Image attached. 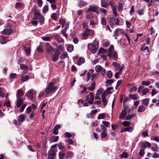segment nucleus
<instances>
[{
  "instance_id": "24",
  "label": "nucleus",
  "mask_w": 159,
  "mask_h": 159,
  "mask_svg": "<svg viewBox=\"0 0 159 159\" xmlns=\"http://www.w3.org/2000/svg\"><path fill=\"white\" fill-rule=\"evenodd\" d=\"M146 109L145 107L143 105H140L139 106L138 109V112H142L144 111Z\"/></svg>"
},
{
  "instance_id": "10",
  "label": "nucleus",
  "mask_w": 159,
  "mask_h": 159,
  "mask_svg": "<svg viewBox=\"0 0 159 159\" xmlns=\"http://www.w3.org/2000/svg\"><path fill=\"white\" fill-rule=\"evenodd\" d=\"M59 22L60 24L61 25L62 28H63L65 26V24H66V26L65 27V29H64L65 30H66L68 28L69 24L67 23H66L65 20L63 19H60L59 20Z\"/></svg>"
},
{
  "instance_id": "29",
  "label": "nucleus",
  "mask_w": 159,
  "mask_h": 159,
  "mask_svg": "<svg viewBox=\"0 0 159 159\" xmlns=\"http://www.w3.org/2000/svg\"><path fill=\"white\" fill-rule=\"evenodd\" d=\"M95 82H93L91 84V85L90 86H89L88 89V90L90 91H92L95 88Z\"/></svg>"
},
{
  "instance_id": "49",
  "label": "nucleus",
  "mask_w": 159,
  "mask_h": 159,
  "mask_svg": "<svg viewBox=\"0 0 159 159\" xmlns=\"http://www.w3.org/2000/svg\"><path fill=\"white\" fill-rule=\"evenodd\" d=\"M129 96L132 99H137L139 98L137 94L130 95Z\"/></svg>"
},
{
  "instance_id": "61",
  "label": "nucleus",
  "mask_w": 159,
  "mask_h": 159,
  "mask_svg": "<svg viewBox=\"0 0 159 159\" xmlns=\"http://www.w3.org/2000/svg\"><path fill=\"white\" fill-rule=\"evenodd\" d=\"M144 153L145 152L144 151V149L143 148L140 150L139 153V155L140 156H144Z\"/></svg>"
},
{
  "instance_id": "31",
  "label": "nucleus",
  "mask_w": 159,
  "mask_h": 159,
  "mask_svg": "<svg viewBox=\"0 0 159 159\" xmlns=\"http://www.w3.org/2000/svg\"><path fill=\"white\" fill-rule=\"evenodd\" d=\"M120 156L121 158H126L128 157L129 154L127 152H124L121 154H120Z\"/></svg>"
},
{
  "instance_id": "52",
  "label": "nucleus",
  "mask_w": 159,
  "mask_h": 159,
  "mask_svg": "<svg viewBox=\"0 0 159 159\" xmlns=\"http://www.w3.org/2000/svg\"><path fill=\"white\" fill-rule=\"evenodd\" d=\"M48 10V7L47 5H46L44 7L43 9V13H46Z\"/></svg>"
},
{
  "instance_id": "26",
  "label": "nucleus",
  "mask_w": 159,
  "mask_h": 159,
  "mask_svg": "<svg viewBox=\"0 0 159 159\" xmlns=\"http://www.w3.org/2000/svg\"><path fill=\"white\" fill-rule=\"evenodd\" d=\"M84 60L82 57H80L78 59L77 64L80 66L84 62Z\"/></svg>"
},
{
  "instance_id": "23",
  "label": "nucleus",
  "mask_w": 159,
  "mask_h": 159,
  "mask_svg": "<svg viewBox=\"0 0 159 159\" xmlns=\"http://www.w3.org/2000/svg\"><path fill=\"white\" fill-rule=\"evenodd\" d=\"M59 53L56 52L55 53L52 57V61H56L58 59Z\"/></svg>"
},
{
  "instance_id": "35",
  "label": "nucleus",
  "mask_w": 159,
  "mask_h": 159,
  "mask_svg": "<svg viewBox=\"0 0 159 159\" xmlns=\"http://www.w3.org/2000/svg\"><path fill=\"white\" fill-rule=\"evenodd\" d=\"M51 4V7L52 9L53 10H55L57 8V5L56 4V2H52L51 1V3H50Z\"/></svg>"
},
{
  "instance_id": "19",
  "label": "nucleus",
  "mask_w": 159,
  "mask_h": 159,
  "mask_svg": "<svg viewBox=\"0 0 159 159\" xmlns=\"http://www.w3.org/2000/svg\"><path fill=\"white\" fill-rule=\"evenodd\" d=\"M33 90L32 89L28 91L27 93L26 94L27 97L30 100H32L33 98Z\"/></svg>"
},
{
  "instance_id": "64",
  "label": "nucleus",
  "mask_w": 159,
  "mask_h": 159,
  "mask_svg": "<svg viewBox=\"0 0 159 159\" xmlns=\"http://www.w3.org/2000/svg\"><path fill=\"white\" fill-rule=\"evenodd\" d=\"M153 139L155 141L157 142H159V137L157 136H154L153 137Z\"/></svg>"
},
{
  "instance_id": "2",
  "label": "nucleus",
  "mask_w": 159,
  "mask_h": 159,
  "mask_svg": "<svg viewBox=\"0 0 159 159\" xmlns=\"http://www.w3.org/2000/svg\"><path fill=\"white\" fill-rule=\"evenodd\" d=\"M98 46V42L95 41L92 44L89 43L88 44V48L93 54H94L96 52Z\"/></svg>"
},
{
  "instance_id": "30",
  "label": "nucleus",
  "mask_w": 159,
  "mask_h": 159,
  "mask_svg": "<svg viewBox=\"0 0 159 159\" xmlns=\"http://www.w3.org/2000/svg\"><path fill=\"white\" fill-rule=\"evenodd\" d=\"M107 52V50L102 48H100L98 51V54L99 55H101V54H103L104 53H106Z\"/></svg>"
},
{
  "instance_id": "15",
  "label": "nucleus",
  "mask_w": 159,
  "mask_h": 159,
  "mask_svg": "<svg viewBox=\"0 0 159 159\" xmlns=\"http://www.w3.org/2000/svg\"><path fill=\"white\" fill-rule=\"evenodd\" d=\"M23 100L21 98H17L16 100V105L18 108L22 105L23 103Z\"/></svg>"
},
{
  "instance_id": "39",
  "label": "nucleus",
  "mask_w": 159,
  "mask_h": 159,
  "mask_svg": "<svg viewBox=\"0 0 159 159\" xmlns=\"http://www.w3.org/2000/svg\"><path fill=\"white\" fill-rule=\"evenodd\" d=\"M114 52L113 46L111 45L108 50V55Z\"/></svg>"
},
{
  "instance_id": "44",
  "label": "nucleus",
  "mask_w": 159,
  "mask_h": 159,
  "mask_svg": "<svg viewBox=\"0 0 159 159\" xmlns=\"http://www.w3.org/2000/svg\"><path fill=\"white\" fill-rule=\"evenodd\" d=\"M102 68L99 65L97 66L95 68V71L97 72H100L102 70Z\"/></svg>"
},
{
  "instance_id": "21",
  "label": "nucleus",
  "mask_w": 159,
  "mask_h": 159,
  "mask_svg": "<svg viewBox=\"0 0 159 159\" xmlns=\"http://www.w3.org/2000/svg\"><path fill=\"white\" fill-rule=\"evenodd\" d=\"M24 95V93L22 90L21 89H19L17 91L16 98H21V97L23 96Z\"/></svg>"
},
{
  "instance_id": "8",
  "label": "nucleus",
  "mask_w": 159,
  "mask_h": 159,
  "mask_svg": "<svg viewBox=\"0 0 159 159\" xmlns=\"http://www.w3.org/2000/svg\"><path fill=\"white\" fill-rule=\"evenodd\" d=\"M140 144L141 145V148L143 149H145L148 148H150L151 147V143L147 141L141 142Z\"/></svg>"
},
{
  "instance_id": "51",
  "label": "nucleus",
  "mask_w": 159,
  "mask_h": 159,
  "mask_svg": "<svg viewBox=\"0 0 159 159\" xmlns=\"http://www.w3.org/2000/svg\"><path fill=\"white\" fill-rule=\"evenodd\" d=\"M20 68L22 70H27L28 69V67L26 65L24 64H21L20 65Z\"/></svg>"
},
{
  "instance_id": "62",
  "label": "nucleus",
  "mask_w": 159,
  "mask_h": 159,
  "mask_svg": "<svg viewBox=\"0 0 159 159\" xmlns=\"http://www.w3.org/2000/svg\"><path fill=\"white\" fill-rule=\"evenodd\" d=\"M102 123L106 127H107L109 126V123L108 121H103L102 122Z\"/></svg>"
},
{
  "instance_id": "32",
  "label": "nucleus",
  "mask_w": 159,
  "mask_h": 159,
  "mask_svg": "<svg viewBox=\"0 0 159 159\" xmlns=\"http://www.w3.org/2000/svg\"><path fill=\"white\" fill-rule=\"evenodd\" d=\"M101 5L102 7L106 8L108 6V4L105 0H101Z\"/></svg>"
},
{
  "instance_id": "50",
  "label": "nucleus",
  "mask_w": 159,
  "mask_h": 159,
  "mask_svg": "<svg viewBox=\"0 0 159 159\" xmlns=\"http://www.w3.org/2000/svg\"><path fill=\"white\" fill-rule=\"evenodd\" d=\"M17 75L15 73H12L10 74L9 78L10 79H15L17 77Z\"/></svg>"
},
{
  "instance_id": "34",
  "label": "nucleus",
  "mask_w": 159,
  "mask_h": 159,
  "mask_svg": "<svg viewBox=\"0 0 159 159\" xmlns=\"http://www.w3.org/2000/svg\"><path fill=\"white\" fill-rule=\"evenodd\" d=\"M65 155L64 152H60L58 154L59 159H64Z\"/></svg>"
},
{
  "instance_id": "7",
  "label": "nucleus",
  "mask_w": 159,
  "mask_h": 159,
  "mask_svg": "<svg viewBox=\"0 0 159 159\" xmlns=\"http://www.w3.org/2000/svg\"><path fill=\"white\" fill-rule=\"evenodd\" d=\"M120 20L118 18H111L109 20V23L116 25H119Z\"/></svg>"
},
{
  "instance_id": "6",
  "label": "nucleus",
  "mask_w": 159,
  "mask_h": 159,
  "mask_svg": "<svg viewBox=\"0 0 159 159\" xmlns=\"http://www.w3.org/2000/svg\"><path fill=\"white\" fill-rule=\"evenodd\" d=\"M142 89V91L141 93L142 95H145L147 93L149 92V89L148 88H146L143 89V87L142 86H141L138 88V92L140 93Z\"/></svg>"
},
{
  "instance_id": "12",
  "label": "nucleus",
  "mask_w": 159,
  "mask_h": 159,
  "mask_svg": "<svg viewBox=\"0 0 159 159\" xmlns=\"http://www.w3.org/2000/svg\"><path fill=\"white\" fill-rule=\"evenodd\" d=\"M133 128L131 127H129L128 128H122L121 129L120 132L122 133L127 131L131 132L133 130Z\"/></svg>"
},
{
  "instance_id": "16",
  "label": "nucleus",
  "mask_w": 159,
  "mask_h": 159,
  "mask_svg": "<svg viewBox=\"0 0 159 159\" xmlns=\"http://www.w3.org/2000/svg\"><path fill=\"white\" fill-rule=\"evenodd\" d=\"M87 81H88L90 79H91V80H93L95 77L96 76V75L94 74H93L92 75L89 72H88L87 73Z\"/></svg>"
},
{
  "instance_id": "36",
  "label": "nucleus",
  "mask_w": 159,
  "mask_h": 159,
  "mask_svg": "<svg viewBox=\"0 0 159 159\" xmlns=\"http://www.w3.org/2000/svg\"><path fill=\"white\" fill-rule=\"evenodd\" d=\"M36 50L37 52L41 53L43 52V49L41 46L39 45L37 47Z\"/></svg>"
},
{
  "instance_id": "42",
  "label": "nucleus",
  "mask_w": 159,
  "mask_h": 159,
  "mask_svg": "<svg viewBox=\"0 0 159 159\" xmlns=\"http://www.w3.org/2000/svg\"><path fill=\"white\" fill-rule=\"evenodd\" d=\"M87 5V3L83 1L80 0L79 1V5L81 7Z\"/></svg>"
},
{
  "instance_id": "53",
  "label": "nucleus",
  "mask_w": 159,
  "mask_h": 159,
  "mask_svg": "<svg viewBox=\"0 0 159 159\" xmlns=\"http://www.w3.org/2000/svg\"><path fill=\"white\" fill-rule=\"evenodd\" d=\"M78 102L79 104H80V103L83 104V105L84 107H87L89 106V104L88 103L86 102L84 103V101L81 99L79 100L78 101Z\"/></svg>"
},
{
  "instance_id": "14",
  "label": "nucleus",
  "mask_w": 159,
  "mask_h": 159,
  "mask_svg": "<svg viewBox=\"0 0 159 159\" xmlns=\"http://www.w3.org/2000/svg\"><path fill=\"white\" fill-rule=\"evenodd\" d=\"M37 14V16H38L37 18L39 19V22L40 23V24L42 25L43 24L44 22V17L41 15L39 13H36Z\"/></svg>"
},
{
  "instance_id": "58",
  "label": "nucleus",
  "mask_w": 159,
  "mask_h": 159,
  "mask_svg": "<svg viewBox=\"0 0 159 159\" xmlns=\"http://www.w3.org/2000/svg\"><path fill=\"white\" fill-rule=\"evenodd\" d=\"M4 90L3 89L1 88H0V96L2 98H4Z\"/></svg>"
},
{
  "instance_id": "56",
  "label": "nucleus",
  "mask_w": 159,
  "mask_h": 159,
  "mask_svg": "<svg viewBox=\"0 0 159 159\" xmlns=\"http://www.w3.org/2000/svg\"><path fill=\"white\" fill-rule=\"evenodd\" d=\"M105 114L103 113L101 114H100L98 117V119H105Z\"/></svg>"
},
{
  "instance_id": "63",
  "label": "nucleus",
  "mask_w": 159,
  "mask_h": 159,
  "mask_svg": "<svg viewBox=\"0 0 159 159\" xmlns=\"http://www.w3.org/2000/svg\"><path fill=\"white\" fill-rule=\"evenodd\" d=\"M150 82L149 81H143L142 83V84L143 85L148 86L150 85Z\"/></svg>"
},
{
  "instance_id": "60",
  "label": "nucleus",
  "mask_w": 159,
  "mask_h": 159,
  "mask_svg": "<svg viewBox=\"0 0 159 159\" xmlns=\"http://www.w3.org/2000/svg\"><path fill=\"white\" fill-rule=\"evenodd\" d=\"M107 77L109 78H111L112 76V73L111 71L110 70H109L108 71L107 73Z\"/></svg>"
},
{
  "instance_id": "9",
  "label": "nucleus",
  "mask_w": 159,
  "mask_h": 159,
  "mask_svg": "<svg viewBox=\"0 0 159 159\" xmlns=\"http://www.w3.org/2000/svg\"><path fill=\"white\" fill-rule=\"evenodd\" d=\"M110 59H113L116 61L118 59V55L116 52H112L111 54L108 55Z\"/></svg>"
},
{
  "instance_id": "40",
  "label": "nucleus",
  "mask_w": 159,
  "mask_h": 159,
  "mask_svg": "<svg viewBox=\"0 0 159 159\" xmlns=\"http://www.w3.org/2000/svg\"><path fill=\"white\" fill-rule=\"evenodd\" d=\"M57 12L56 13H54L51 16L52 18L54 20H56L57 19Z\"/></svg>"
},
{
  "instance_id": "48",
  "label": "nucleus",
  "mask_w": 159,
  "mask_h": 159,
  "mask_svg": "<svg viewBox=\"0 0 159 159\" xmlns=\"http://www.w3.org/2000/svg\"><path fill=\"white\" fill-rule=\"evenodd\" d=\"M67 55V53L66 52H62L61 57L62 59H63L66 57Z\"/></svg>"
},
{
  "instance_id": "46",
  "label": "nucleus",
  "mask_w": 159,
  "mask_h": 159,
  "mask_svg": "<svg viewBox=\"0 0 159 159\" xmlns=\"http://www.w3.org/2000/svg\"><path fill=\"white\" fill-rule=\"evenodd\" d=\"M26 55L27 56H29L30 55L31 52V49L30 48H28L25 50Z\"/></svg>"
},
{
  "instance_id": "55",
  "label": "nucleus",
  "mask_w": 159,
  "mask_h": 159,
  "mask_svg": "<svg viewBox=\"0 0 159 159\" xmlns=\"http://www.w3.org/2000/svg\"><path fill=\"white\" fill-rule=\"evenodd\" d=\"M123 5L122 3H119L118 4V10L119 11H121L123 10Z\"/></svg>"
},
{
  "instance_id": "1",
  "label": "nucleus",
  "mask_w": 159,
  "mask_h": 159,
  "mask_svg": "<svg viewBox=\"0 0 159 159\" xmlns=\"http://www.w3.org/2000/svg\"><path fill=\"white\" fill-rule=\"evenodd\" d=\"M58 88V87L54 83L51 82L48 85L44 91L46 94H48L54 93Z\"/></svg>"
},
{
  "instance_id": "59",
  "label": "nucleus",
  "mask_w": 159,
  "mask_h": 159,
  "mask_svg": "<svg viewBox=\"0 0 159 159\" xmlns=\"http://www.w3.org/2000/svg\"><path fill=\"white\" fill-rule=\"evenodd\" d=\"M137 90V87L136 86H133L130 88L129 90V92L131 93L136 91Z\"/></svg>"
},
{
  "instance_id": "11",
  "label": "nucleus",
  "mask_w": 159,
  "mask_h": 159,
  "mask_svg": "<svg viewBox=\"0 0 159 159\" xmlns=\"http://www.w3.org/2000/svg\"><path fill=\"white\" fill-rule=\"evenodd\" d=\"M127 110H128V109L127 107H126L122 110V112L120 114V116H119L120 119H123L124 118L127 114L126 111Z\"/></svg>"
},
{
  "instance_id": "25",
  "label": "nucleus",
  "mask_w": 159,
  "mask_h": 159,
  "mask_svg": "<svg viewBox=\"0 0 159 159\" xmlns=\"http://www.w3.org/2000/svg\"><path fill=\"white\" fill-rule=\"evenodd\" d=\"M73 155L74 153L72 152H68L67 153V155L66 156V159L71 158L73 157Z\"/></svg>"
},
{
  "instance_id": "5",
  "label": "nucleus",
  "mask_w": 159,
  "mask_h": 159,
  "mask_svg": "<svg viewBox=\"0 0 159 159\" xmlns=\"http://www.w3.org/2000/svg\"><path fill=\"white\" fill-rule=\"evenodd\" d=\"M98 7L97 6H90L87 10V12L93 11L96 12L97 14H99V12L98 11Z\"/></svg>"
},
{
  "instance_id": "37",
  "label": "nucleus",
  "mask_w": 159,
  "mask_h": 159,
  "mask_svg": "<svg viewBox=\"0 0 159 159\" xmlns=\"http://www.w3.org/2000/svg\"><path fill=\"white\" fill-rule=\"evenodd\" d=\"M121 124L124 126L128 127L130 125L131 123L129 121H125L122 122Z\"/></svg>"
},
{
  "instance_id": "18",
  "label": "nucleus",
  "mask_w": 159,
  "mask_h": 159,
  "mask_svg": "<svg viewBox=\"0 0 159 159\" xmlns=\"http://www.w3.org/2000/svg\"><path fill=\"white\" fill-rule=\"evenodd\" d=\"M12 32V30L11 29H5L2 31V33L5 35H10Z\"/></svg>"
},
{
  "instance_id": "33",
  "label": "nucleus",
  "mask_w": 159,
  "mask_h": 159,
  "mask_svg": "<svg viewBox=\"0 0 159 159\" xmlns=\"http://www.w3.org/2000/svg\"><path fill=\"white\" fill-rule=\"evenodd\" d=\"M104 94H102V101L104 106H106L107 104V101L105 98Z\"/></svg>"
},
{
  "instance_id": "54",
  "label": "nucleus",
  "mask_w": 159,
  "mask_h": 159,
  "mask_svg": "<svg viewBox=\"0 0 159 159\" xmlns=\"http://www.w3.org/2000/svg\"><path fill=\"white\" fill-rule=\"evenodd\" d=\"M101 24L102 25H106V20L104 17H102L101 18Z\"/></svg>"
},
{
  "instance_id": "41",
  "label": "nucleus",
  "mask_w": 159,
  "mask_h": 159,
  "mask_svg": "<svg viewBox=\"0 0 159 159\" xmlns=\"http://www.w3.org/2000/svg\"><path fill=\"white\" fill-rule=\"evenodd\" d=\"M74 49V46L72 45H69L67 47V51L69 52H72Z\"/></svg>"
},
{
  "instance_id": "17",
  "label": "nucleus",
  "mask_w": 159,
  "mask_h": 159,
  "mask_svg": "<svg viewBox=\"0 0 159 159\" xmlns=\"http://www.w3.org/2000/svg\"><path fill=\"white\" fill-rule=\"evenodd\" d=\"M111 7L112 9L113 13L115 17H116L118 16V14L116 12V9L115 7L112 4L110 3Z\"/></svg>"
},
{
  "instance_id": "20",
  "label": "nucleus",
  "mask_w": 159,
  "mask_h": 159,
  "mask_svg": "<svg viewBox=\"0 0 159 159\" xmlns=\"http://www.w3.org/2000/svg\"><path fill=\"white\" fill-rule=\"evenodd\" d=\"M112 65L114 67L115 71H117L120 69V66L119 64L116 62H113L112 63Z\"/></svg>"
},
{
  "instance_id": "47",
  "label": "nucleus",
  "mask_w": 159,
  "mask_h": 159,
  "mask_svg": "<svg viewBox=\"0 0 159 159\" xmlns=\"http://www.w3.org/2000/svg\"><path fill=\"white\" fill-rule=\"evenodd\" d=\"M135 114H132L130 115H128L127 116L125 117V120H130L131 119L135 116Z\"/></svg>"
},
{
  "instance_id": "13",
  "label": "nucleus",
  "mask_w": 159,
  "mask_h": 159,
  "mask_svg": "<svg viewBox=\"0 0 159 159\" xmlns=\"http://www.w3.org/2000/svg\"><path fill=\"white\" fill-rule=\"evenodd\" d=\"M26 116L25 115L21 114L20 115L17 117V120L19 122H23L25 120Z\"/></svg>"
},
{
  "instance_id": "27",
  "label": "nucleus",
  "mask_w": 159,
  "mask_h": 159,
  "mask_svg": "<svg viewBox=\"0 0 159 159\" xmlns=\"http://www.w3.org/2000/svg\"><path fill=\"white\" fill-rule=\"evenodd\" d=\"M149 99L146 98L142 100L143 104L144 106H147L149 104Z\"/></svg>"
},
{
  "instance_id": "38",
  "label": "nucleus",
  "mask_w": 159,
  "mask_h": 159,
  "mask_svg": "<svg viewBox=\"0 0 159 159\" xmlns=\"http://www.w3.org/2000/svg\"><path fill=\"white\" fill-rule=\"evenodd\" d=\"M56 151L54 149H51L49 152L48 155H51L53 157H55L56 156Z\"/></svg>"
},
{
  "instance_id": "57",
  "label": "nucleus",
  "mask_w": 159,
  "mask_h": 159,
  "mask_svg": "<svg viewBox=\"0 0 159 159\" xmlns=\"http://www.w3.org/2000/svg\"><path fill=\"white\" fill-rule=\"evenodd\" d=\"M126 26L127 28H129L131 25V23L128 20L125 21Z\"/></svg>"
},
{
  "instance_id": "43",
  "label": "nucleus",
  "mask_w": 159,
  "mask_h": 159,
  "mask_svg": "<svg viewBox=\"0 0 159 159\" xmlns=\"http://www.w3.org/2000/svg\"><path fill=\"white\" fill-rule=\"evenodd\" d=\"M55 38L57 41L59 43H61L63 41V39L58 35H57Z\"/></svg>"
},
{
  "instance_id": "22",
  "label": "nucleus",
  "mask_w": 159,
  "mask_h": 159,
  "mask_svg": "<svg viewBox=\"0 0 159 159\" xmlns=\"http://www.w3.org/2000/svg\"><path fill=\"white\" fill-rule=\"evenodd\" d=\"M90 96V100L88 102V103L91 105L93 104L94 101V95L93 93H90L89 94Z\"/></svg>"
},
{
  "instance_id": "3",
  "label": "nucleus",
  "mask_w": 159,
  "mask_h": 159,
  "mask_svg": "<svg viewBox=\"0 0 159 159\" xmlns=\"http://www.w3.org/2000/svg\"><path fill=\"white\" fill-rule=\"evenodd\" d=\"M94 34L93 30L86 28L83 34V38L84 39H86L89 35H93Z\"/></svg>"
},
{
  "instance_id": "45",
  "label": "nucleus",
  "mask_w": 159,
  "mask_h": 159,
  "mask_svg": "<svg viewBox=\"0 0 159 159\" xmlns=\"http://www.w3.org/2000/svg\"><path fill=\"white\" fill-rule=\"evenodd\" d=\"M56 50V52H57L58 51L60 50L62 51L64 50V48L61 45H60L57 46L55 49Z\"/></svg>"
},
{
  "instance_id": "4",
  "label": "nucleus",
  "mask_w": 159,
  "mask_h": 159,
  "mask_svg": "<svg viewBox=\"0 0 159 159\" xmlns=\"http://www.w3.org/2000/svg\"><path fill=\"white\" fill-rule=\"evenodd\" d=\"M46 52L48 55H52L54 52V49L49 43H46L45 46Z\"/></svg>"
},
{
  "instance_id": "28",
  "label": "nucleus",
  "mask_w": 159,
  "mask_h": 159,
  "mask_svg": "<svg viewBox=\"0 0 159 159\" xmlns=\"http://www.w3.org/2000/svg\"><path fill=\"white\" fill-rule=\"evenodd\" d=\"M24 74L21 75V80L23 82L27 81L28 80L29 78V76L28 75H26L24 77L23 75Z\"/></svg>"
}]
</instances>
